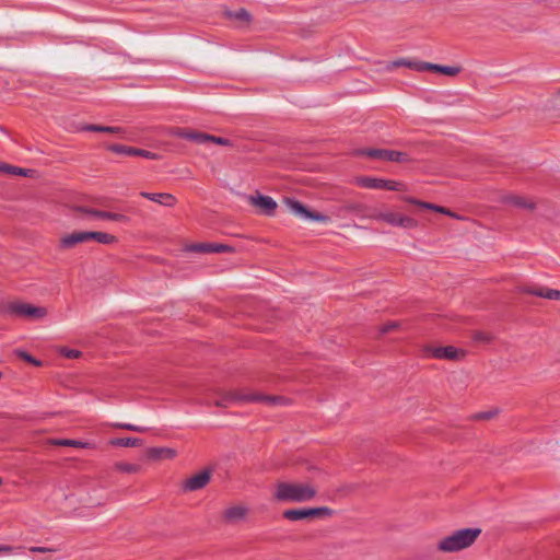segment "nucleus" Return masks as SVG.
<instances>
[{"instance_id":"nucleus-23","label":"nucleus","mask_w":560,"mask_h":560,"mask_svg":"<svg viewBox=\"0 0 560 560\" xmlns=\"http://www.w3.org/2000/svg\"><path fill=\"white\" fill-rule=\"evenodd\" d=\"M141 196L165 207H173L176 202L174 196L161 192H141Z\"/></svg>"},{"instance_id":"nucleus-37","label":"nucleus","mask_w":560,"mask_h":560,"mask_svg":"<svg viewBox=\"0 0 560 560\" xmlns=\"http://www.w3.org/2000/svg\"><path fill=\"white\" fill-rule=\"evenodd\" d=\"M23 547H12V546H9V545H0V552H3V553H12L16 550H22Z\"/></svg>"},{"instance_id":"nucleus-43","label":"nucleus","mask_w":560,"mask_h":560,"mask_svg":"<svg viewBox=\"0 0 560 560\" xmlns=\"http://www.w3.org/2000/svg\"><path fill=\"white\" fill-rule=\"evenodd\" d=\"M558 94L560 95V91H559V93H558Z\"/></svg>"},{"instance_id":"nucleus-42","label":"nucleus","mask_w":560,"mask_h":560,"mask_svg":"<svg viewBox=\"0 0 560 560\" xmlns=\"http://www.w3.org/2000/svg\"><path fill=\"white\" fill-rule=\"evenodd\" d=\"M2 485V479L0 478V486Z\"/></svg>"},{"instance_id":"nucleus-10","label":"nucleus","mask_w":560,"mask_h":560,"mask_svg":"<svg viewBox=\"0 0 560 560\" xmlns=\"http://www.w3.org/2000/svg\"><path fill=\"white\" fill-rule=\"evenodd\" d=\"M248 203L256 208L257 212L264 215H273L277 209V202L269 196L261 195L259 191L247 197Z\"/></svg>"},{"instance_id":"nucleus-16","label":"nucleus","mask_w":560,"mask_h":560,"mask_svg":"<svg viewBox=\"0 0 560 560\" xmlns=\"http://www.w3.org/2000/svg\"><path fill=\"white\" fill-rule=\"evenodd\" d=\"M523 292L547 300L560 301V290L550 289L547 287L525 288L523 289Z\"/></svg>"},{"instance_id":"nucleus-35","label":"nucleus","mask_w":560,"mask_h":560,"mask_svg":"<svg viewBox=\"0 0 560 560\" xmlns=\"http://www.w3.org/2000/svg\"><path fill=\"white\" fill-rule=\"evenodd\" d=\"M114 427L118 428V429L135 431V432H144L145 431L144 428L135 425V424H130V423H116Z\"/></svg>"},{"instance_id":"nucleus-2","label":"nucleus","mask_w":560,"mask_h":560,"mask_svg":"<svg viewBox=\"0 0 560 560\" xmlns=\"http://www.w3.org/2000/svg\"><path fill=\"white\" fill-rule=\"evenodd\" d=\"M481 530L479 528H464L456 530L450 536L440 540L438 547L444 552H456L470 547Z\"/></svg>"},{"instance_id":"nucleus-28","label":"nucleus","mask_w":560,"mask_h":560,"mask_svg":"<svg viewBox=\"0 0 560 560\" xmlns=\"http://www.w3.org/2000/svg\"><path fill=\"white\" fill-rule=\"evenodd\" d=\"M51 444L57 445V446H71V447H77V448L90 447V443H88V442H82V441H78V440H69V439L52 440Z\"/></svg>"},{"instance_id":"nucleus-27","label":"nucleus","mask_w":560,"mask_h":560,"mask_svg":"<svg viewBox=\"0 0 560 560\" xmlns=\"http://www.w3.org/2000/svg\"><path fill=\"white\" fill-rule=\"evenodd\" d=\"M114 469L125 474H138L141 470V465L136 463L117 462L114 464Z\"/></svg>"},{"instance_id":"nucleus-20","label":"nucleus","mask_w":560,"mask_h":560,"mask_svg":"<svg viewBox=\"0 0 560 560\" xmlns=\"http://www.w3.org/2000/svg\"><path fill=\"white\" fill-rule=\"evenodd\" d=\"M89 242L88 231H77L71 234L63 236L60 240V245L63 248H71L79 243Z\"/></svg>"},{"instance_id":"nucleus-7","label":"nucleus","mask_w":560,"mask_h":560,"mask_svg":"<svg viewBox=\"0 0 560 560\" xmlns=\"http://www.w3.org/2000/svg\"><path fill=\"white\" fill-rule=\"evenodd\" d=\"M466 352L453 346L434 347L425 346L422 348V358L457 361L464 359Z\"/></svg>"},{"instance_id":"nucleus-22","label":"nucleus","mask_w":560,"mask_h":560,"mask_svg":"<svg viewBox=\"0 0 560 560\" xmlns=\"http://www.w3.org/2000/svg\"><path fill=\"white\" fill-rule=\"evenodd\" d=\"M423 71H435L439 73H442L447 77H456L460 72V67H453V66H440L431 62H425L424 66H422Z\"/></svg>"},{"instance_id":"nucleus-11","label":"nucleus","mask_w":560,"mask_h":560,"mask_svg":"<svg viewBox=\"0 0 560 560\" xmlns=\"http://www.w3.org/2000/svg\"><path fill=\"white\" fill-rule=\"evenodd\" d=\"M284 202H285L287 207L292 212H294L295 214L303 217L305 219H310V220H314V221H318V222H327L329 220V218L325 214H322L318 212H312V211L307 210L301 202H299L294 199L285 198Z\"/></svg>"},{"instance_id":"nucleus-24","label":"nucleus","mask_w":560,"mask_h":560,"mask_svg":"<svg viewBox=\"0 0 560 560\" xmlns=\"http://www.w3.org/2000/svg\"><path fill=\"white\" fill-rule=\"evenodd\" d=\"M422 66H424V61H417V60H410V59L400 58V59H397V60H394V61L389 62L386 66V69L387 70H393V69L398 68V67H407V68L417 70V71H423Z\"/></svg>"},{"instance_id":"nucleus-15","label":"nucleus","mask_w":560,"mask_h":560,"mask_svg":"<svg viewBox=\"0 0 560 560\" xmlns=\"http://www.w3.org/2000/svg\"><path fill=\"white\" fill-rule=\"evenodd\" d=\"M106 149L116 154L142 156L145 159H154L155 158V154L150 151H145L142 149H136V148H131V147H126V145H121V144H109L106 147Z\"/></svg>"},{"instance_id":"nucleus-19","label":"nucleus","mask_w":560,"mask_h":560,"mask_svg":"<svg viewBox=\"0 0 560 560\" xmlns=\"http://www.w3.org/2000/svg\"><path fill=\"white\" fill-rule=\"evenodd\" d=\"M83 130L95 131V132H107L117 136L120 139H129L127 131L121 127L117 126H101V125H86Z\"/></svg>"},{"instance_id":"nucleus-34","label":"nucleus","mask_w":560,"mask_h":560,"mask_svg":"<svg viewBox=\"0 0 560 560\" xmlns=\"http://www.w3.org/2000/svg\"><path fill=\"white\" fill-rule=\"evenodd\" d=\"M399 326H400V323H399V322H397V320H392V322H388V323H386V324L382 325V326L380 327V332H381V334H387V332H389V331H393V330L398 329V328H399Z\"/></svg>"},{"instance_id":"nucleus-32","label":"nucleus","mask_w":560,"mask_h":560,"mask_svg":"<svg viewBox=\"0 0 560 560\" xmlns=\"http://www.w3.org/2000/svg\"><path fill=\"white\" fill-rule=\"evenodd\" d=\"M509 201L512 205L517 206L520 208L530 209V210L535 208V203L533 202V200H530L526 197H523V196H512V197H510Z\"/></svg>"},{"instance_id":"nucleus-25","label":"nucleus","mask_w":560,"mask_h":560,"mask_svg":"<svg viewBox=\"0 0 560 560\" xmlns=\"http://www.w3.org/2000/svg\"><path fill=\"white\" fill-rule=\"evenodd\" d=\"M88 237H89V241H95L100 244H104V245H109V244H115L118 242V238L113 235V234H109V233H106V232H92V231H88Z\"/></svg>"},{"instance_id":"nucleus-13","label":"nucleus","mask_w":560,"mask_h":560,"mask_svg":"<svg viewBox=\"0 0 560 560\" xmlns=\"http://www.w3.org/2000/svg\"><path fill=\"white\" fill-rule=\"evenodd\" d=\"M404 201L408 202V203H411V205H415L421 209H425V210H432V211H435L438 213H442V214H445V215H448L451 218H454V219H457V220H462L463 218L459 217L457 213L451 211L450 209L445 208V207H442V206H438V205H434V203H431V202H427V201H422V200H419L417 198H413V197H402L401 198Z\"/></svg>"},{"instance_id":"nucleus-9","label":"nucleus","mask_w":560,"mask_h":560,"mask_svg":"<svg viewBox=\"0 0 560 560\" xmlns=\"http://www.w3.org/2000/svg\"><path fill=\"white\" fill-rule=\"evenodd\" d=\"M332 511L329 508L291 509L283 512V517L289 521H300L308 517L330 516Z\"/></svg>"},{"instance_id":"nucleus-6","label":"nucleus","mask_w":560,"mask_h":560,"mask_svg":"<svg viewBox=\"0 0 560 560\" xmlns=\"http://www.w3.org/2000/svg\"><path fill=\"white\" fill-rule=\"evenodd\" d=\"M7 313L15 317L39 319L47 315V310L42 306H35L30 303L15 301L8 304Z\"/></svg>"},{"instance_id":"nucleus-4","label":"nucleus","mask_w":560,"mask_h":560,"mask_svg":"<svg viewBox=\"0 0 560 560\" xmlns=\"http://www.w3.org/2000/svg\"><path fill=\"white\" fill-rule=\"evenodd\" d=\"M355 154L359 156H366L372 160L399 164L409 163L411 161L408 153L387 149H359L355 151Z\"/></svg>"},{"instance_id":"nucleus-31","label":"nucleus","mask_w":560,"mask_h":560,"mask_svg":"<svg viewBox=\"0 0 560 560\" xmlns=\"http://www.w3.org/2000/svg\"><path fill=\"white\" fill-rule=\"evenodd\" d=\"M113 446L133 447L140 445V440L137 438H116L109 442Z\"/></svg>"},{"instance_id":"nucleus-3","label":"nucleus","mask_w":560,"mask_h":560,"mask_svg":"<svg viewBox=\"0 0 560 560\" xmlns=\"http://www.w3.org/2000/svg\"><path fill=\"white\" fill-rule=\"evenodd\" d=\"M268 402V404H284L285 399L280 396H265L260 394L246 393L243 390H233L224 395L220 400L215 401L217 406L228 407L233 402Z\"/></svg>"},{"instance_id":"nucleus-12","label":"nucleus","mask_w":560,"mask_h":560,"mask_svg":"<svg viewBox=\"0 0 560 560\" xmlns=\"http://www.w3.org/2000/svg\"><path fill=\"white\" fill-rule=\"evenodd\" d=\"M82 211L86 214H90L94 218L102 219V220H108V221H114V222L124 223V224H127L130 222V218L122 212L97 210L94 208H83Z\"/></svg>"},{"instance_id":"nucleus-21","label":"nucleus","mask_w":560,"mask_h":560,"mask_svg":"<svg viewBox=\"0 0 560 560\" xmlns=\"http://www.w3.org/2000/svg\"><path fill=\"white\" fill-rule=\"evenodd\" d=\"M192 250L199 253H230L232 247L224 244L200 243L194 245Z\"/></svg>"},{"instance_id":"nucleus-5","label":"nucleus","mask_w":560,"mask_h":560,"mask_svg":"<svg viewBox=\"0 0 560 560\" xmlns=\"http://www.w3.org/2000/svg\"><path fill=\"white\" fill-rule=\"evenodd\" d=\"M355 185L365 189H384L392 191H406L407 186L402 182L384 179L382 177H354Z\"/></svg>"},{"instance_id":"nucleus-33","label":"nucleus","mask_w":560,"mask_h":560,"mask_svg":"<svg viewBox=\"0 0 560 560\" xmlns=\"http://www.w3.org/2000/svg\"><path fill=\"white\" fill-rule=\"evenodd\" d=\"M212 144L222 145V147H233V142L228 138L208 135V139H206L205 145L211 147Z\"/></svg>"},{"instance_id":"nucleus-39","label":"nucleus","mask_w":560,"mask_h":560,"mask_svg":"<svg viewBox=\"0 0 560 560\" xmlns=\"http://www.w3.org/2000/svg\"><path fill=\"white\" fill-rule=\"evenodd\" d=\"M28 550L31 552H42V553L54 551V549L47 548V547H30Z\"/></svg>"},{"instance_id":"nucleus-14","label":"nucleus","mask_w":560,"mask_h":560,"mask_svg":"<svg viewBox=\"0 0 560 560\" xmlns=\"http://www.w3.org/2000/svg\"><path fill=\"white\" fill-rule=\"evenodd\" d=\"M210 481V472L202 470L187 478L183 483L184 491H197L205 488Z\"/></svg>"},{"instance_id":"nucleus-8","label":"nucleus","mask_w":560,"mask_h":560,"mask_svg":"<svg viewBox=\"0 0 560 560\" xmlns=\"http://www.w3.org/2000/svg\"><path fill=\"white\" fill-rule=\"evenodd\" d=\"M374 218L378 221L386 222L392 226L405 229H416L418 226V221L416 219L392 210L380 211L374 215Z\"/></svg>"},{"instance_id":"nucleus-17","label":"nucleus","mask_w":560,"mask_h":560,"mask_svg":"<svg viewBox=\"0 0 560 560\" xmlns=\"http://www.w3.org/2000/svg\"><path fill=\"white\" fill-rule=\"evenodd\" d=\"M147 456L152 460L174 459L177 456V452L171 447H150L147 451Z\"/></svg>"},{"instance_id":"nucleus-41","label":"nucleus","mask_w":560,"mask_h":560,"mask_svg":"<svg viewBox=\"0 0 560 560\" xmlns=\"http://www.w3.org/2000/svg\"><path fill=\"white\" fill-rule=\"evenodd\" d=\"M25 358H26L28 361H31V362H33V363H35V364H37V362H36L35 360H33L30 355H26Z\"/></svg>"},{"instance_id":"nucleus-26","label":"nucleus","mask_w":560,"mask_h":560,"mask_svg":"<svg viewBox=\"0 0 560 560\" xmlns=\"http://www.w3.org/2000/svg\"><path fill=\"white\" fill-rule=\"evenodd\" d=\"M176 135L180 138L195 141L199 144H206V139H208V133L197 132V131H190V130H184L180 129L176 131Z\"/></svg>"},{"instance_id":"nucleus-30","label":"nucleus","mask_w":560,"mask_h":560,"mask_svg":"<svg viewBox=\"0 0 560 560\" xmlns=\"http://www.w3.org/2000/svg\"><path fill=\"white\" fill-rule=\"evenodd\" d=\"M0 173H5L7 175H28V170L16 167L5 162H0Z\"/></svg>"},{"instance_id":"nucleus-38","label":"nucleus","mask_w":560,"mask_h":560,"mask_svg":"<svg viewBox=\"0 0 560 560\" xmlns=\"http://www.w3.org/2000/svg\"><path fill=\"white\" fill-rule=\"evenodd\" d=\"M475 340L477 341H483V342H490L491 341V337L486 334V332H477L475 334Z\"/></svg>"},{"instance_id":"nucleus-40","label":"nucleus","mask_w":560,"mask_h":560,"mask_svg":"<svg viewBox=\"0 0 560 560\" xmlns=\"http://www.w3.org/2000/svg\"><path fill=\"white\" fill-rule=\"evenodd\" d=\"M491 413L490 412H482V413H479L476 416L477 419H489L491 418Z\"/></svg>"},{"instance_id":"nucleus-36","label":"nucleus","mask_w":560,"mask_h":560,"mask_svg":"<svg viewBox=\"0 0 560 560\" xmlns=\"http://www.w3.org/2000/svg\"><path fill=\"white\" fill-rule=\"evenodd\" d=\"M61 354L68 359H77L81 355V352L75 349L63 348L61 349Z\"/></svg>"},{"instance_id":"nucleus-29","label":"nucleus","mask_w":560,"mask_h":560,"mask_svg":"<svg viewBox=\"0 0 560 560\" xmlns=\"http://www.w3.org/2000/svg\"><path fill=\"white\" fill-rule=\"evenodd\" d=\"M228 16L235 21H238L242 25H247L250 22V14L245 9H238L236 11L228 12Z\"/></svg>"},{"instance_id":"nucleus-18","label":"nucleus","mask_w":560,"mask_h":560,"mask_svg":"<svg viewBox=\"0 0 560 560\" xmlns=\"http://www.w3.org/2000/svg\"><path fill=\"white\" fill-rule=\"evenodd\" d=\"M248 509L245 505L237 504L229 506L223 512V517L229 523H235L247 515Z\"/></svg>"},{"instance_id":"nucleus-1","label":"nucleus","mask_w":560,"mask_h":560,"mask_svg":"<svg viewBox=\"0 0 560 560\" xmlns=\"http://www.w3.org/2000/svg\"><path fill=\"white\" fill-rule=\"evenodd\" d=\"M316 493V489L310 483L279 482L276 486L275 499L280 502H307Z\"/></svg>"}]
</instances>
